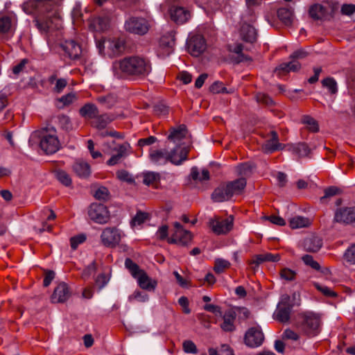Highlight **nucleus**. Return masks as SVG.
I'll list each match as a JSON object with an SVG mask.
<instances>
[{"mask_svg":"<svg viewBox=\"0 0 355 355\" xmlns=\"http://www.w3.org/2000/svg\"><path fill=\"white\" fill-rule=\"evenodd\" d=\"M110 18L107 16L94 17L90 27L95 31H104L109 28Z\"/></svg>","mask_w":355,"mask_h":355,"instance_id":"27","label":"nucleus"},{"mask_svg":"<svg viewBox=\"0 0 355 355\" xmlns=\"http://www.w3.org/2000/svg\"><path fill=\"white\" fill-rule=\"evenodd\" d=\"M279 259L280 256L279 254L264 253L255 255L251 263L259 265L265 261L277 262L279 261Z\"/></svg>","mask_w":355,"mask_h":355,"instance_id":"35","label":"nucleus"},{"mask_svg":"<svg viewBox=\"0 0 355 355\" xmlns=\"http://www.w3.org/2000/svg\"><path fill=\"white\" fill-rule=\"evenodd\" d=\"M302 122L311 132H316L319 130V125L317 121L310 116H304L302 119Z\"/></svg>","mask_w":355,"mask_h":355,"instance_id":"41","label":"nucleus"},{"mask_svg":"<svg viewBox=\"0 0 355 355\" xmlns=\"http://www.w3.org/2000/svg\"><path fill=\"white\" fill-rule=\"evenodd\" d=\"M67 80L65 78H58L55 83L53 91L55 93H61L67 85Z\"/></svg>","mask_w":355,"mask_h":355,"instance_id":"60","label":"nucleus"},{"mask_svg":"<svg viewBox=\"0 0 355 355\" xmlns=\"http://www.w3.org/2000/svg\"><path fill=\"white\" fill-rule=\"evenodd\" d=\"M175 44V33L173 31H170L163 35L159 40V46L163 49H165L166 53H171Z\"/></svg>","mask_w":355,"mask_h":355,"instance_id":"25","label":"nucleus"},{"mask_svg":"<svg viewBox=\"0 0 355 355\" xmlns=\"http://www.w3.org/2000/svg\"><path fill=\"white\" fill-rule=\"evenodd\" d=\"M252 171L251 166L248 163H243L236 166V173L239 175L248 176Z\"/></svg>","mask_w":355,"mask_h":355,"instance_id":"52","label":"nucleus"},{"mask_svg":"<svg viewBox=\"0 0 355 355\" xmlns=\"http://www.w3.org/2000/svg\"><path fill=\"white\" fill-rule=\"evenodd\" d=\"M301 68L300 63L297 60H291L289 62H284L281 64H279L277 67L275 69V71L280 73L281 72L283 73H288L291 71L295 72L300 70Z\"/></svg>","mask_w":355,"mask_h":355,"instance_id":"34","label":"nucleus"},{"mask_svg":"<svg viewBox=\"0 0 355 355\" xmlns=\"http://www.w3.org/2000/svg\"><path fill=\"white\" fill-rule=\"evenodd\" d=\"M174 232L171 237L168 239V243H175L179 245H187L191 241V232L183 229L180 223H174Z\"/></svg>","mask_w":355,"mask_h":355,"instance_id":"13","label":"nucleus"},{"mask_svg":"<svg viewBox=\"0 0 355 355\" xmlns=\"http://www.w3.org/2000/svg\"><path fill=\"white\" fill-rule=\"evenodd\" d=\"M310 225L309 218L303 216H294L289 220V225L292 229L307 227Z\"/></svg>","mask_w":355,"mask_h":355,"instance_id":"37","label":"nucleus"},{"mask_svg":"<svg viewBox=\"0 0 355 355\" xmlns=\"http://www.w3.org/2000/svg\"><path fill=\"white\" fill-rule=\"evenodd\" d=\"M16 19L12 15L0 13V34L10 37L16 26Z\"/></svg>","mask_w":355,"mask_h":355,"instance_id":"19","label":"nucleus"},{"mask_svg":"<svg viewBox=\"0 0 355 355\" xmlns=\"http://www.w3.org/2000/svg\"><path fill=\"white\" fill-rule=\"evenodd\" d=\"M98 113L99 111L96 105L89 103H86L79 110L80 115L82 117L87 119H92L96 118Z\"/></svg>","mask_w":355,"mask_h":355,"instance_id":"29","label":"nucleus"},{"mask_svg":"<svg viewBox=\"0 0 355 355\" xmlns=\"http://www.w3.org/2000/svg\"><path fill=\"white\" fill-rule=\"evenodd\" d=\"M283 145L279 143L278 135L275 131H271L270 138L262 146V149L266 153H271L282 149Z\"/></svg>","mask_w":355,"mask_h":355,"instance_id":"22","label":"nucleus"},{"mask_svg":"<svg viewBox=\"0 0 355 355\" xmlns=\"http://www.w3.org/2000/svg\"><path fill=\"white\" fill-rule=\"evenodd\" d=\"M76 99L77 97L74 93H69L61 96L58 101L62 103L63 106H67L74 102Z\"/></svg>","mask_w":355,"mask_h":355,"instance_id":"55","label":"nucleus"},{"mask_svg":"<svg viewBox=\"0 0 355 355\" xmlns=\"http://www.w3.org/2000/svg\"><path fill=\"white\" fill-rule=\"evenodd\" d=\"M322 245V240L318 236L308 237L304 241V248L308 252H318Z\"/></svg>","mask_w":355,"mask_h":355,"instance_id":"31","label":"nucleus"},{"mask_svg":"<svg viewBox=\"0 0 355 355\" xmlns=\"http://www.w3.org/2000/svg\"><path fill=\"white\" fill-rule=\"evenodd\" d=\"M230 51L238 55V62H243L245 60H251L248 56L245 55L243 51V46L241 44H236L234 46H230Z\"/></svg>","mask_w":355,"mask_h":355,"instance_id":"45","label":"nucleus"},{"mask_svg":"<svg viewBox=\"0 0 355 355\" xmlns=\"http://www.w3.org/2000/svg\"><path fill=\"white\" fill-rule=\"evenodd\" d=\"M232 196L241 193L246 186L245 178H241L236 180L227 183Z\"/></svg>","mask_w":355,"mask_h":355,"instance_id":"32","label":"nucleus"},{"mask_svg":"<svg viewBox=\"0 0 355 355\" xmlns=\"http://www.w3.org/2000/svg\"><path fill=\"white\" fill-rule=\"evenodd\" d=\"M143 183L147 186H156L160 181V174L153 171H146L142 173Z\"/></svg>","mask_w":355,"mask_h":355,"instance_id":"36","label":"nucleus"},{"mask_svg":"<svg viewBox=\"0 0 355 355\" xmlns=\"http://www.w3.org/2000/svg\"><path fill=\"white\" fill-rule=\"evenodd\" d=\"M121 238V232L116 227H106L103 230L101 235L103 244L110 248L117 245L120 243Z\"/></svg>","mask_w":355,"mask_h":355,"instance_id":"14","label":"nucleus"},{"mask_svg":"<svg viewBox=\"0 0 355 355\" xmlns=\"http://www.w3.org/2000/svg\"><path fill=\"white\" fill-rule=\"evenodd\" d=\"M189 53L195 57L200 55L206 49V42L204 37L196 35L191 37L187 43Z\"/></svg>","mask_w":355,"mask_h":355,"instance_id":"16","label":"nucleus"},{"mask_svg":"<svg viewBox=\"0 0 355 355\" xmlns=\"http://www.w3.org/2000/svg\"><path fill=\"white\" fill-rule=\"evenodd\" d=\"M256 19L254 12L250 8L242 15L241 35L245 42L253 43L257 40V32L253 26Z\"/></svg>","mask_w":355,"mask_h":355,"instance_id":"5","label":"nucleus"},{"mask_svg":"<svg viewBox=\"0 0 355 355\" xmlns=\"http://www.w3.org/2000/svg\"><path fill=\"white\" fill-rule=\"evenodd\" d=\"M128 298L130 302L138 301L145 302L148 300V295L139 291H135Z\"/></svg>","mask_w":355,"mask_h":355,"instance_id":"49","label":"nucleus"},{"mask_svg":"<svg viewBox=\"0 0 355 355\" xmlns=\"http://www.w3.org/2000/svg\"><path fill=\"white\" fill-rule=\"evenodd\" d=\"M223 322L220 324V328L224 331H233L235 330V320L236 314L235 311L230 309L225 312L222 315Z\"/></svg>","mask_w":355,"mask_h":355,"instance_id":"23","label":"nucleus"},{"mask_svg":"<svg viewBox=\"0 0 355 355\" xmlns=\"http://www.w3.org/2000/svg\"><path fill=\"white\" fill-rule=\"evenodd\" d=\"M188 135L187 130L184 125H180L177 128H171L169 135L167 137L166 146L167 148L179 147L180 149L187 151V157L189 152V148L184 144L183 140Z\"/></svg>","mask_w":355,"mask_h":355,"instance_id":"7","label":"nucleus"},{"mask_svg":"<svg viewBox=\"0 0 355 355\" xmlns=\"http://www.w3.org/2000/svg\"><path fill=\"white\" fill-rule=\"evenodd\" d=\"M56 178L59 182L65 186H69L71 184V179L69 175L62 170H58L55 172Z\"/></svg>","mask_w":355,"mask_h":355,"instance_id":"43","label":"nucleus"},{"mask_svg":"<svg viewBox=\"0 0 355 355\" xmlns=\"http://www.w3.org/2000/svg\"><path fill=\"white\" fill-rule=\"evenodd\" d=\"M230 263L223 259H216L215 260V265L214 267V270L216 273H221L223 272L226 268H230Z\"/></svg>","mask_w":355,"mask_h":355,"instance_id":"44","label":"nucleus"},{"mask_svg":"<svg viewBox=\"0 0 355 355\" xmlns=\"http://www.w3.org/2000/svg\"><path fill=\"white\" fill-rule=\"evenodd\" d=\"M301 328L303 332L309 337L317 336L320 331V317L313 313L304 314Z\"/></svg>","mask_w":355,"mask_h":355,"instance_id":"9","label":"nucleus"},{"mask_svg":"<svg viewBox=\"0 0 355 355\" xmlns=\"http://www.w3.org/2000/svg\"><path fill=\"white\" fill-rule=\"evenodd\" d=\"M40 146L46 154L55 153L60 149V143L55 128L48 126L42 130Z\"/></svg>","mask_w":355,"mask_h":355,"instance_id":"6","label":"nucleus"},{"mask_svg":"<svg viewBox=\"0 0 355 355\" xmlns=\"http://www.w3.org/2000/svg\"><path fill=\"white\" fill-rule=\"evenodd\" d=\"M183 351L187 354H197L198 349L196 344L191 340H186L182 343Z\"/></svg>","mask_w":355,"mask_h":355,"instance_id":"47","label":"nucleus"},{"mask_svg":"<svg viewBox=\"0 0 355 355\" xmlns=\"http://www.w3.org/2000/svg\"><path fill=\"white\" fill-rule=\"evenodd\" d=\"M70 296L68 286L65 283H60L53 291L51 300L53 303H62L67 301Z\"/></svg>","mask_w":355,"mask_h":355,"instance_id":"20","label":"nucleus"},{"mask_svg":"<svg viewBox=\"0 0 355 355\" xmlns=\"http://www.w3.org/2000/svg\"><path fill=\"white\" fill-rule=\"evenodd\" d=\"M234 217L230 215L227 218L214 217L209 219V225L216 234H225L233 227Z\"/></svg>","mask_w":355,"mask_h":355,"instance_id":"10","label":"nucleus"},{"mask_svg":"<svg viewBox=\"0 0 355 355\" xmlns=\"http://www.w3.org/2000/svg\"><path fill=\"white\" fill-rule=\"evenodd\" d=\"M212 199L215 202H223L229 200L232 196L230 192L227 184H223L214 190L212 195Z\"/></svg>","mask_w":355,"mask_h":355,"instance_id":"26","label":"nucleus"},{"mask_svg":"<svg viewBox=\"0 0 355 355\" xmlns=\"http://www.w3.org/2000/svg\"><path fill=\"white\" fill-rule=\"evenodd\" d=\"M61 47L69 58L73 60L78 58L82 53L80 46L74 40L65 41Z\"/></svg>","mask_w":355,"mask_h":355,"instance_id":"21","label":"nucleus"},{"mask_svg":"<svg viewBox=\"0 0 355 355\" xmlns=\"http://www.w3.org/2000/svg\"><path fill=\"white\" fill-rule=\"evenodd\" d=\"M94 119V121L92 122V125L95 128L101 130L104 129L108 124L113 121L115 117L113 114L106 113L101 115L98 114Z\"/></svg>","mask_w":355,"mask_h":355,"instance_id":"30","label":"nucleus"},{"mask_svg":"<svg viewBox=\"0 0 355 355\" xmlns=\"http://www.w3.org/2000/svg\"><path fill=\"white\" fill-rule=\"evenodd\" d=\"M345 260L351 265H355V244L349 247L344 254Z\"/></svg>","mask_w":355,"mask_h":355,"instance_id":"50","label":"nucleus"},{"mask_svg":"<svg viewBox=\"0 0 355 355\" xmlns=\"http://www.w3.org/2000/svg\"><path fill=\"white\" fill-rule=\"evenodd\" d=\"M168 234V227L166 225H162L159 227L156 232V236L158 239L163 241L169 238Z\"/></svg>","mask_w":355,"mask_h":355,"instance_id":"61","label":"nucleus"},{"mask_svg":"<svg viewBox=\"0 0 355 355\" xmlns=\"http://www.w3.org/2000/svg\"><path fill=\"white\" fill-rule=\"evenodd\" d=\"M74 172L80 177L86 178L90 175V166L83 160H77L73 165Z\"/></svg>","mask_w":355,"mask_h":355,"instance_id":"33","label":"nucleus"},{"mask_svg":"<svg viewBox=\"0 0 355 355\" xmlns=\"http://www.w3.org/2000/svg\"><path fill=\"white\" fill-rule=\"evenodd\" d=\"M296 273L294 270L285 268L280 272V277L286 281H292L295 278Z\"/></svg>","mask_w":355,"mask_h":355,"instance_id":"57","label":"nucleus"},{"mask_svg":"<svg viewBox=\"0 0 355 355\" xmlns=\"http://www.w3.org/2000/svg\"><path fill=\"white\" fill-rule=\"evenodd\" d=\"M310 17L315 20H324L327 16L326 8L319 3L312 5L309 10Z\"/></svg>","mask_w":355,"mask_h":355,"instance_id":"28","label":"nucleus"},{"mask_svg":"<svg viewBox=\"0 0 355 355\" xmlns=\"http://www.w3.org/2000/svg\"><path fill=\"white\" fill-rule=\"evenodd\" d=\"M88 216L94 222L105 224L110 219L107 208L101 203H92L88 209Z\"/></svg>","mask_w":355,"mask_h":355,"instance_id":"11","label":"nucleus"},{"mask_svg":"<svg viewBox=\"0 0 355 355\" xmlns=\"http://www.w3.org/2000/svg\"><path fill=\"white\" fill-rule=\"evenodd\" d=\"M171 19L178 24L186 22L190 17V12L182 7H172L170 9Z\"/></svg>","mask_w":355,"mask_h":355,"instance_id":"24","label":"nucleus"},{"mask_svg":"<svg viewBox=\"0 0 355 355\" xmlns=\"http://www.w3.org/2000/svg\"><path fill=\"white\" fill-rule=\"evenodd\" d=\"M97 101L107 108H111L117 102V98L114 94H107L98 97Z\"/></svg>","mask_w":355,"mask_h":355,"instance_id":"42","label":"nucleus"},{"mask_svg":"<svg viewBox=\"0 0 355 355\" xmlns=\"http://www.w3.org/2000/svg\"><path fill=\"white\" fill-rule=\"evenodd\" d=\"M289 300L288 295H283L275 311V318L281 322H286L290 318L292 306L288 303Z\"/></svg>","mask_w":355,"mask_h":355,"instance_id":"15","label":"nucleus"},{"mask_svg":"<svg viewBox=\"0 0 355 355\" xmlns=\"http://www.w3.org/2000/svg\"><path fill=\"white\" fill-rule=\"evenodd\" d=\"M147 218L148 214L146 213L138 211L132 219L131 224L132 226L140 225L146 221Z\"/></svg>","mask_w":355,"mask_h":355,"instance_id":"53","label":"nucleus"},{"mask_svg":"<svg viewBox=\"0 0 355 355\" xmlns=\"http://www.w3.org/2000/svg\"><path fill=\"white\" fill-rule=\"evenodd\" d=\"M334 221L344 224H350L355 222V207L337 209L335 211Z\"/></svg>","mask_w":355,"mask_h":355,"instance_id":"17","label":"nucleus"},{"mask_svg":"<svg viewBox=\"0 0 355 355\" xmlns=\"http://www.w3.org/2000/svg\"><path fill=\"white\" fill-rule=\"evenodd\" d=\"M277 16L284 24L288 25L292 22L293 11L287 8H281L277 10Z\"/></svg>","mask_w":355,"mask_h":355,"instance_id":"39","label":"nucleus"},{"mask_svg":"<svg viewBox=\"0 0 355 355\" xmlns=\"http://www.w3.org/2000/svg\"><path fill=\"white\" fill-rule=\"evenodd\" d=\"M190 175L193 180H198L200 182L208 180L209 179V172L207 170L203 169L202 173H200L198 168L196 166L191 168Z\"/></svg>","mask_w":355,"mask_h":355,"instance_id":"40","label":"nucleus"},{"mask_svg":"<svg viewBox=\"0 0 355 355\" xmlns=\"http://www.w3.org/2000/svg\"><path fill=\"white\" fill-rule=\"evenodd\" d=\"M293 150L300 157L307 156L310 153V148H309L307 144H306L304 143H300V144H297L293 148Z\"/></svg>","mask_w":355,"mask_h":355,"instance_id":"46","label":"nucleus"},{"mask_svg":"<svg viewBox=\"0 0 355 355\" xmlns=\"http://www.w3.org/2000/svg\"><path fill=\"white\" fill-rule=\"evenodd\" d=\"M302 259L306 265L311 266L312 268L315 270H320V264L317 261L313 260L312 256L306 254L303 256Z\"/></svg>","mask_w":355,"mask_h":355,"instance_id":"59","label":"nucleus"},{"mask_svg":"<svg viewBox=\"0 0 355 355\" xmlns=\"http://www.w3.org/2000/svg\"><path fill=\"white\" fill-rule=\"evenodd\" d=\"M59 123L60 126L66 130H69L72 128V125L69 116L65 115H62L59 117Z\"/></svg>","mask_w":355,"mask_h":355,"instance_id":"64","label":"nucleus"},{"mask_svg":"<svg viewBox=\"0 0 355 355\" xmlns=\"http://www.w3.org/2000/svg\"><path fill=\"white\" fill-rule=\"evenodd\" d=\"M200 6L211 9H216L218 8L220 0H196Z\"/></svg>","mask_w":355,"mask_h":355,"instance_id":"56","label":"nucleus"},{"mask_svg":"<svg viewBox=\"0 0 355 355\" xmlns=\"http://www.w3.org/2000/svg\"><path fill=\"white\" fill-rule=\"evenodd\" d=\"M107 42L108 48L115 54L121 53L125 48V42L122 39H114L112 40L103 41V43Z\"/></svg>","mask_w":355,"mask_h":355,"instance_id":"38","label":"nucleus"},{"mask_svg":"<svg viewBox=\"0 0 355 355\" xmlns=\"http://www.w3.org/2000/svg\"><path fill=\"white\" fill-rule=\"evenodd\" d=\"M57 7L56 0H28L22 4L23 10L28 15L35 12L40 14L51 12Z\"/></svg>","mask_w":355,"mask_h":355,"instance_id":"8","label":"nucleus"},{"mask_svg":"<svg viewBox=\"0 0 355 355\" xmlns=\"http://www.w3.org/2000/svg\"><path fill=\"white\" fill-rule=\"evenodd\" d=\"M210 91L212 93L214 94H218V93H229L227 90V88L223 86V83L220 81H216L214 82L211 86H210Z\"/></svg>","mask_w":355,"mask_h":355,"instance_id":"54","label":"nucleus"},{"mask_svg":"<svg viewBox=\"0 0 355 355\" xmlns=\"http://www.w3.org/2000/svg\"><path fill=\"white\" fill-rule=\"evenodd\" d=\"M244 340L246 345L250 347H257L262 344L264 336L261 329L252 327L245 333Z\"/></svg>","mask_w":355,"mask_h":355,"instance_id":"18","label":"nucleus"},{"mask_svg":"<svg viewBox=\"0 0 355 355\" xmlns=\"http://www.w3.org/2000/svg\"><path fill=\"white\" fill-rule=\"evenodd\" d=\"M340 191V189L336 187H330L324 190V196L320 198V200L324 201L325 198L336 196Z\"/></svg>","mask_w":355,"mask_h":355,"instance_id":"63","label":"nucleus"},{"mask_svg":"<svg viewBox=\"0 0 355 355\" xmlns=\"http://www.w3.org/2000/svg\"><path fill=\"white\" fill-rule=\"evenodd\" d=\"M125 266L129 270L132 276L137 280L138 285L141 288L148 291L155 289L157 282L150 278L144 270L140 269L139 266L130 259L127 258L125 259Z\"/></svg>","mask_w":355,"mask_h":355,"instance_id":"3","label":"nucleus"},{"mask_svg":"<svg viewBox=\"0 0 355 355\" xmlns=\"http://www.w3.org/2000/svg\"><path fill=\"white\" fill-rule=\"evenodd\" d=\"M324 87H327L331 94L337 92V84L335 80L332 78H327L322 82Z\"/></svg>","mask_w":355,"mask_h":355,"instance_id":"51","label":"nucleus"},{"mask_svg":"<svg viewBox=\"0 0 355 355\" xmlns=\"http://www.w3.org/2000/svg\"><path fill=\"white\" fill-rule=\"evenodd\" d=\"M117 178L122 181L132 183L134 182L132 176L126 171L121 170L116 172Z\"/></svg>","mask_w":355,"mask_h":355,"instance_id":"62","label":"nucleus"},{"mask_svg":"<svg viewBox=\"0 0 355 355\" xmlns=\"http://www.w3.org/2000/svg\"><path fill=\"white\" fill-rule=\"evenodd\" d=\"M114 69L121 75L138 78L146 77L151 71L150 61L139 55L125 57L114 64Z\"/></svg>","mask_w":355,"mask_h":355,"instance_id":"1","label":"nucleus"},{"mask_svg":"<svg viewBox=\"0 0 355 355\" xmlns=\"http://www.w3.org/2000/svg\"><path fill=\"white\" fill-rule=\"evenodd\" d=\"M282 339L293 342H298L300 340V335L291 329H286L283 333Z\"/></svg>","mask_w":355,"mask_h":355,"instance_id":"48","label":"nucleus"},{"mask_svg":"<svg viewBox=\"0 0 355 355\" xmlns=\"http://www.w3.org/2000/svg\"><path fill=\"white\" fill-rule=\"evenodd\" d=\"M103 151L105 153L112 154L107 164L109 166H114L119 163L123 158L130 155L131 146L128 142L117 144L115 141L112 140L103 144Z\"/></svg>","mask_w":355,"mask_h":355,"instance_id":"4","label":"nucleus"},{"mask_svg":"<svg viewBox=\"0 0 355 355\" xmlns=\"http://www.w3.org/2000/svg\"><path fill=\"white\" fill-rule=\"evenodd\" d=\"M28 63V60L26 58L22 59L18 64L12 67V73L18 76L20 73L23 72L26 68V64Z\"/></svg>","mask_w":355,"mask_h":355,"instance_id":"58","label":"nucleus"},{"mask_svg":"<svg viewBox=\"0 0 355 355\" xmlns=\"http://www.w3.org/2000/svg\"><path fill=\"white\" fill-rule=\"evenodd\" d=\"M148 21L142 17H130L125 23V28L127 31L143 35L149 30Z\"/></svg>","mask_w":355,"mask_h":355,"instance_id":"12","label":"nucleus"},{"mask_svg":"<svg viewBox=\"0 0 355 355\" xmlns=\"http://www.w3.org/2000/svg\"><path fill=\"white\" fill-rule=\"evenodd\" d=\"M149 159L155 165H165L170 162L179 166L187 160V151L180 149L178 146L167 149H150Z\"/></svg>","mask_w":355,"mask_h":355,"instance_id":"2","label":"nucleus"}]
</instances>
